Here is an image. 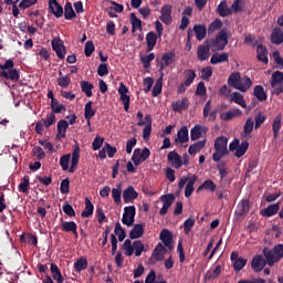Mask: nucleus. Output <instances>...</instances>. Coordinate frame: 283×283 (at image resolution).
Listing matches in <instances>:
<instances>
[{
  "label": "nucleus",
  "instance_id": "obj_19",
  "mask_svg": "<svg viewBox=\"0 0 283 283\" xmlns=\"http://www.w3.org/2000/svg\"><path fill=\"white\" fill-rule=\"evenodd\" d=\"M145 234V223H136L129 232L130 240H138Z\"/></svg>",
  "mask_w": 283,
  "mask_h": 283
},
{
  "label": "nucleus",
  "instance_id": "obj_38",
  "mask_svg": "<svg viewBox=\"0 0 283 283\" xmlns=\"http://www.w3.org/2000/svg\"><path fill=\"white\" fill-rule=\"evenodd\" d=\"M51 275L53 280H56L57 283H63V274H61V269H59V265L51 263Z\"/></svg>",
  "mask_w": 283,
  "mask_h": 283
},
{
  "label": "nucleus",
  "instance_id": "obj_1",
  "mask_svg": "<svg viewBox=\"0 0 283 283\" xmlns=\"http://www.w3.org/2000/svg\"><path fill=\"white\" fill-rule=\"evenodd\" d=\"M228 85L234 90H239V92H249L253 86V81L249 76L242 78L240 72H234L228 77Z\"/></svg>",
  "mask_w": 283,
  "mask_h": 283
},
{
  "label": "nucleus",
  "instance_id": "obj_4",
  "mask_svg": "<svg viewBox=\"0 0 283 283\" xmlns=\"http://www.w3.org/2000/svg\"><path fill=\"white\" fill-rule=\"evenodd\" d=\"M198 180V176L193 175L191 177L184 176L178 184L179 189H182L186 185L185 188V197L186 198H191V195L193 193V185H196Z\"/></svg>",
  "mask_w": 283,
  "mask_h": 283
},
{
  "label": "nucleus",
  "instance_id": "obj_40",
  "mask_svg": "<svg viewBox=\"0 0 283 283\" xmlns=\"http://www.w3.org/2000/svg\"><path fill=\"white\" fill-rule=\"evenodd\" d=\"M145 120L147 125L143 129V138L147 140L151 136V115H146Z\"/></svg>",
  "mask_w": 283,
  "mask_h": 283
},
{
  "label": "nucleus",
  "instance_id": "obj_29",
  "mask_svg": "<svg viewBox=\"0 0 283 283\" xmlns=\"http://www.w3.org/2000/svg\"><path fill=\"white\" fill-rule=\"evenodd\" d=\"M253 96H255V98H258V101H260L261 103H264V101L269 98V96L266 95V91H264V86L262 85L254 86Z\"/></svg>",
  "mask_w": 283,
  "mask_h": 283
},
{
  "label": "nucleus",
  "instance_id": "obj_37",
  "mask_svg": "<svg viewBox=\"0 0 283 283\" xmlns=\"http://www.w3.org/2000/svg\"><path fill=\"white\" fill-rule=\"evenodd\" d=\"M73 266L75 273H81V271H85V269H87V259L85 256H81L77 261H75Z\"/></svg>",
  "mask_w": 283,
  "mask_h": 283
},
{
  "label": "nucleus",
  "instance_id": "obj_57",
  "mask_svg": "<svg viewBox=\"0 0 283 283\" xmlns=\"http://www.w3.org/2000/svg\"><path fill=\"white\" fill-rule=\"evenodd\" d=\"M70 158H72V156L69 155H63L60 158V166L62 167L63 171H67V169H70Z\"/></svg>",
  "mask_w": 283,
  "mask_h": 283
},
{
  "label": "nucleus",
  "instance_id": "obj_49",
  "mask_svg": "<svg viewBox=\"0 0 283 283\" xmlns=\"http://www.w3.org/2000/svg\"><path fill=\"white\" fill-rule=\"evenodd\" d=\"M133 251H135L136 258H140V255H143V251H145V244H143V241L140 240L134 241Z\"/></svg>",
  "mask_w": 283,
  "mask_h": 283
},
{
  "label": "nucleus",
  "instance_id": "obj_2",
  "mask_svg": "<svg viewBox=\"0 0 283 283\" xmlns=\"http://www.w3.org/2000/svg\"><path fill=\"white\" fill-rule=\"evenodd\" d=\"M264 258L268 259V266H275L277 262L283 260V244L277 243L273 247V249H270L269 247L263 248L262 251Z\"/></svg>",
  "mask_w": 283,
  "mask_h": 283
},
{
  "label": "nucleus",
  "instance_id": "obj_48",
  "mask_svg": "<svg viewBox=\"0 0 283 283\" xmlns=\"http://www.w3.org/2000/svg\"><path fill=\"white\" fill-rule=\"evenodd\" d=\"M18 189H19L20 193H28V191L30 190V177L29 176H24L22 178V181L19 184Z\"/></svg>",
  "mask_w": 283,
  "mask_h": 283
},
{
  "label": "nucleus",
  "instance_id": "obj_55",
  "mask_svg": "<svg viewBox=\"0 0 283 283\" xmlns=\"http://www.w3.org/2000/svg\"><path fill=\"white\" fill-rule=\"evenodd\" d=\"M200 136H202V126L196 125L190 130L191 140H198V138H200Z\"/></svg>",
  "mask_w": 283,
  "mask_h": 283
},
{
  "label": "nucleus",
  "instance_id": "obj_63",
  "mask_svg": "<svg viewBox=\"0 0 283 283\" xmlns=\"http://www.w3.org/2000/svg\"><path fill=\"white\" fill-rule=\"evenodd\" d=\"M32 151L33 156H35V158H38L39 160H43V158H45V150H43L41 146L33 147Z\"/></svg>",
  "mask_w": 283,
  "mask_h": 283
},
{
  "label": "nucleus",
  "instance_id": "obj_25",
  "mask_svg": "<svg viewBox=\"0 0 283 283\" xmlns=\"http://www.w3.org/2000/svg\"><path fill=\"white\" fill-rule=\"evenodd\" d=\"M216 189H218V186H216V182H213V180L211 179H207L202 182V185H200L197 188V193H200V191H211V193H213V191H216Z\"/></svg>",
  "mask_w": 283,
  "mask_h": 283
},
{
  "label": "nucleus",
  "instance_id": "obj_28",
  "mask_svg": "<svg viewBox=\"0 0 283 283\" xmlns=\"http://www.w3.org/2000/svg\"><path fill=\"white\" fill-rule=\"evenodd\" d=\"M193 32L197 41H203V39L207 36V27L205 24H196L192 30V33Z\"/></svg>",
  "mask_w": 283,
  "mask_h": 283
},
{
  "label": "nucleus",
  "instance_id": "obj_54",
  "mask_svg": "<svg viewBox=\"0 0 283 283\" xmlns=\"http://www.w3.org/2000/svg\"><path fill=\"white\" fill-rule=\"evenodd\" d=\"M163 92V75L157 80L156 84L153 87L151 95L153 96H159V94Z\"/></svg>",
  "mask_w": 283,
  "mask_h": 283
},
{
  "label": "nucleus",
  "instance_id": "obj_11",
  "mask_svg": "<svg viewBox=\"0 0 283 283\" xmlns=\"http://www.w3.org/2000/svg\"><path fill=\"white\" fill-rule=\"evenodd\" d=\"M117 92L119 94V101L124 105V111L129 112L130 97L129 95H127L129 88H127V86L124 83H120Z\"/></svg>",
  "mask_w": 283,
  "mask_h": 283
},
{
  "label": "nucleus",
  "instance_id": "obj_23",
  "mask_svg": "<svg viewBox=\"0 0 283 283\" xmlns=\"http://www.w3.org/2000/svg\"><path fill=\"white\" fill-rule=\"evenodd\" d=\"M160 12V21L166 25H171V6L165 4Z\"/></svg>",
  "mask_w": 283,
  "mask_h": 283
},
{
  "label": "nucleus",
  "instance_id": "obj_18",
  "mask_svg": "<svg viewBox=\"0 0 283 283\" xmlns=\"http://www.w3.org/2000/svg\"><path fill=\"white\" fill-rule=\"evenodd\" d=\"M159 240H161L165 248L167 247L170 251H171V249H174L171 247V243L174 242V235L171 234V232L169 230H167V229L161 230V232L159 234Z\"/></svg>",
  "mask_w": 283,
  "mask_h": 283
},
{
  "label": "nucleus",
  "instance_id": "obj_51",
  "mask_svg": "<svg viewBox=\"0 0 283 283\" xmlns=\"http://www.w3.org/2000/svg\"><path fill=\"white\" fill-rule=\"evenodd\" d=\"M44 127L46 129H49V127H52V125H54L56 123V115H54V113H50L46 115L45 119H41Z\"/></svg>",
  "mask_w": 283,
  "mask_h": 283
},
{
  "label": "nucleus",
  "instance_id": "obj_21",
  "mask_svg": "<svg viewBox=\"0 0 283 283\" xmlns=\"http://www.w3.org/2000/svg\"><path fill=\"white\" fill-rule=\"evenodd\" d=\"M123 198L125 205H129V202H134V200L138 198V193L136 189H134V186H129L127 189L124 190Z\"/></svg>",
  "mask_w": 283,
  "mask_h": 283
},
{
  "label": "nucleus",
  "instance_id": "obj_16",
  "mask_svg": "<svg viewBox=\"0 0 283 283\" xmlns=\"http://www.w3.org/2000/svg\"><path fill=\"white\" fill-rule=\"evenodd\" d=\"M49 12L54 14L56 19L63 17V7L56 0H49Z\"/></svg>",
  "mask_w": 283,
  "mask_h": 283
},
{
  "label": "nucleus",
  "instance_id": "obj_61",
  "mask_svg": "<svg viewBox=\"0 0 283 283\" xmlns=\"http://www.w3.org/2000/svg\"><path fill=\"white\" fill-rule=\"evenodd\" d=\"M277 83H283V73L275 71L271 76V85H277Z\"/></svg>",
  "mask_w": 283,
  "mask_h": 283
},
{
  "label": "nucleus",
  "instance_id": "obj_60",
  "mask_svg": "<svg viewBox=\"0 0 283 283\" xmlns=\"http://www.w3.org/2000/svg\"><path fill=\"white\" fill-rule=\"evenodd\" d=\"M39 0H21L19 7L21 10H28V8H32V6H36Z\"/></svg>",
  "mask_w": 283,
  "mask_h": 283
},
{
  "label": "nucleus",
  "instance_id": "obj_20",
  "mask_svg": "<svg viewBox=\"0 0 283 283\" xmlns=\"http://www.w3.org/2000/svg\"><path fill=\"white\" fill-rule=\"evenodd\" d=\"M281 205L282 202L280 201L274 205H270L268 208L261 210V216H263V218H272V216L280 212Z\"/></svg>",
  "mask_w": 283,
  "mask_h": 283
},
{
  "label": "nucleus",
  "instance_id": "obj_8",
  "mask_svg": "<svg viewBox=\"0 0 283 283\" xmlns=\"http://www.w3.org/2000/svg\"><path fill=\"white\" fill-rule=\"evenodd\" d=\"M211 54V42L206 40L203 44L199 45L197 49L198 61H207Z\"/></svg>",
  "mask_w": 283,
  "mask_h": 283
},
{
  "label": "nucleus",
  "instance_id": "obj_3",
  "mask_svg": "<svg viewBox=\"0 0 283 283\" xmlns=\"http://www.w3.org/2000/svg\"><path fill=\"white\" fill-rule=\"evenodd\" d=\"M229 138L224 136L217 137L214 140V153L212 154V160L214 163H220L224 156L229 154Z\"/></svg>",
  "mask_w": 283,
  "mask_h": 283
},
{
  "label": "nucleus",
  "instance_id": "obj_53",
  "mask_svg": "<svg viewBox=\"0 0 283 283\" xmlns=\"http://www.w3.org/2000/svg\"><path fill=\"white\" fill-rule=\"evenodd\" d=\"M219 41H221L223 44L222 48H227L229 45V34L227 33V30L222 29L218 35L216 36Z\"/></svg>",
  "mask_w": 283,
  "mask_h": 283
},
{
  "label": "nucleus",
  "instance_id": "obj_50",
  "mask_svg": "<svg viewBox=\"0 0 283 283\" xmlns=\"http://www.w3.org/2000/svg\"><path fill=\"white\" fill-rule=\"evenodd\" d=\"M255 125V122L253 120V118H248L247 122H245V125L243 127V133H242V136H249L252 134L253 132V127Z\"/></svg>",
  "mask_w": 283,
  "mask_h": 283
},
{
  "label": "nucleus",
  "instance_id": "obj_42",
  "mask_svg": "<svg viewBox=\"0 0 283 283\" xmlns=\"http://www.w3.org/2000/svg\"><path fill=\"white\" fill-rule=\"evenodd\" d=\"M156 59V54L149 53L148 55H143L140 57L142 65L145 70H149L151 67V61Z\"/></svg>",
  "mask_w": 283,
  "mask_h": 283
},
{
  "label": "nucleus",
  "instance_id": "obj_31",
  "mask_svg": "<svg viewBox=\"0 0 283 283\" xmlns=\"http://www.w3.org/2000/svg\"><path fill=\"white\" fill-rule=\"evenodd\" d=\"M81 216L82 218H91V216H94V203H92L90 198H85V208Z\"/></svg>",
  "mask_w": 283,
  "mask_h": 283
},
{
  "label": "nucleus",
  "instance_id": "obj_43",
  "mask_svg": "<svg viewBox=\"0 0 283 283\" xmlns=\"http://www.w3.org/2000/svg\"><path fill=\"white\" fill-rule=\"evenodd\" d=\"M122 249L125 251L126 258H132L134 255V244H132V240L126 239L122 245Z\"/></svg>",
  "mask_w": 283,
  "mask_h": 283
},
{
  "label": "nucleus",
  "instance_id": "obj_47",
  "mask_svg": "<svg viewBox=\"0 0 283 283\" xmlns=\"http://www.w3.org/2000/svg\"><path fill=\"white\" fill-rule=\"evenodd\" d=\"M178 143H189V129L187 126H182L178 130Z\"/></svg>",
  "mask_w": 283,
  "mask_h": 283
},
{
  "label": "nucleus",
  "instance_id": "obj_44",
  "mask_svg": "<svg viewBox=\"0 0 283 283\" xmlns=\"http://www.w3.org/2000/svg\"><path fill=\"white\" fill-rule=\"evenodd\" d=\"M81 90L87 96V98H92V90H94V84H92L87 81H82Z\"/></svg>",
  "mask_w": 283,
  "mask_h": 283
},
{
  "label": "nucleus",
  "instance_id": "obj_35",
  "mask_svg": "<svg viewBox=\"0 0 283 283\" xmlns=\"http://www.w3.org/2000/svg\"><path fill=\"white\" fill-rule=\"evenodd\" d=\"M67 127H70V124H67V120L61 119L57 123V135H56V138H65V134L67 132Z\"/></svg>",
  "mask_w": 283,
  "mask_h": 283
},
{
  "label": "nucleus",
  "instance_id": "obj_58",
  "mask_svg": "<svg viewBox=\"0 0 283 283\" xmlns=\"http://www.w3.org/2000/svg\"><path fill=\"white\" fill-rule=\"evenodd\" d=\"M168 163L172 165L175 169H178V153L176 150L168 154Z\"/></svg>",
  "mask_w": 283,
  "mask_h": 283
},
{
  "label": "nucleus",
  "instance_id": "obj_64",
  "mask_svg": "<svg viewBox=\"0 0 283 283\" xmlns=\"http://www.w3.org/2000/svg\"><path fill=\"white\" fill-rule=\"evenodd\" d=\"M213 76V69L210 66L203 67L201 70V78L202 81H209V78Z\"/></svg>",
  "mask_w": 283,
  "mask_h": 283
},
{
  "label": "nucleus",
  "instance_id": "obj_24",
  "mask_svg": "<svg viewBox=\"0 0 283 283\" xmlns=\"http://www.w3.org/2000/svg\"><path fill=\"white\" fill-rule=\"evenodd\" d=\"M219 63H229V53H214L210 59L211 65H218Z\"/></svg>",
  "mask_w": 283,
  "mask_h": 283
},
{
  "label": "nucleus",
  "instance_id": "obj_13",
  "mask_svg": "<svg viewBox=\"0 0 283 283\" xmlns=\"http://www.w3.org/2000/svg\"><path fill=\"white\" fill-rule=\"evenodd\" d=\"M52 50L55 51L57 59H65V54L67 49H65V44L61 40H52L51 41Z\"/></svg>",
  "mask_w": 283,
  "mask_h": 283
},
{
  "label": "nucleus",
  "instance_id": "obj_5",
  "mask_svg": "<svg viewBox=\"0 0 283 283\" xmlns=\"http://www.w3.org/2000/svg\"><path fill=\"white\" fill-rule=\"evenodd\" d=\"M157 63H159V74L161 76V78L165 76V67H169L174 61H176V53L175 52H166L163 56H161V61L160 60H156Z\"/></svg>",
  "mask_w": 283,
  "mask_h": 283
},
{
  "label": "nucleus",
  "instance_id": "obj_17",
  "mask_svg": "<svg viewBox=\"0 0 283 283\" xmlns=\"http://www.w3.org/2000/svg\"><path fill=\"white\" fill-rule=\"evenodd\" d=\"M256 59L264 65H269V50L263 44L256 45Z\"/></svg>",
  "mask_w": 283,
  "mask_h": 283
},
{
  "label": "nucleus",
  "instance_id": "obj_26",
  "mask_svg": "<svg viewBox=\"0 0 283 283\" xmlns=\"http://www.w3.org/2000/svg\"><path fill=\"white\" fill-rule=\"evenodd\" d=\"M158 34H156L154 31H150L146 34L147 52H151V50L156 48Z\"/></svg>",
  "mask_w": 283,
  "mask_h": 283
},
{
  "label": "nucleus",
  "instance_id": "obj_22",
  "mask_svg": "<svg viewBox=\"0 0 283 283\" xmlns=\"http://www.w3.org/2000/svg\"><path fill=\"white\" fill-rule=\"evenodd\" d=\"M217 14L219 17H231L233 14V11H231V8H229V4L227 3V0H222L218 7H217Z\"/></svg>",
  "mask_w": 283,
  "mask_h": 283
},
{
  "label": "nucleus",
  "instance_id": "obj_41",
  "mask_svg": "<svg viewBox=\"0 0 283 283\" xmlns=\"http://www.w3.org/2000/svg\"><path fill=\"white\" fill-rule=\"evenodd\" d=\"M132 32L143 30V21L136 17V13H130Z\"/></svg>",
  "mask_w": 283,
  "mask_h": 283
},
{
  "label": "nucleus",
  "instance_id": "obj_52",
  "mask_svg": "<svg viewBox=\"0 0 283 283\" xmlns=\"http://www.w3.org/2000/svg\"><path fill=\"white\" fill-rule=\"evenodd\" d=\"M51 109L53 114H61L62 112H65V105L59 103L56 99H53L51 102Z\"/></svg>",
  "mask_w": 283,
  "mask_h": 283
},
{
  "label": "nucleus",
  "instance_id": "obj_33",
  "mask_svg": "<svg viewBox=\"0 0 283 283\" xmlns=\"http://www.w3.org/2000/svg\"><path fill=\"white\" fill-rule=\"evenodd\" d=\"M75 229H78V226H76V222L63 221V219H61V230L62 231H64L65 233H72L73 231L75 232Z\"/></svg>",
  "mask_w": 283,
  "mask_h": 283
},
{
  "label": "nucleus",
  "instance_id": "obj_30",
  "mask_svg": "<svg viewBox=\"0 0 283 283\" xmlns=\"http://www.w3.org/2000/svg\"><path fill=\"white\" fill-rule=\"evenodd\" d=\"M92 105H94L93 101H88L84 106V118L85 120H92L96 116V111L92 108Z\"/></svg>",
  "mask_w": 283,
  "mask_h": 283
},
{
  "label": "nucleus",
  "instance_id": "obj_12",
  "mask_svg": "<svg viewBox=\"0 0 283 283\" xmlns=\"http://www.w3.org/2000/svg\"><path fill=\"white\" fill-rule=\"evenodd\" d=\"M81 159V146L75 144L73 147L72 158H71V167L69 168L70 174H74L76 171V167H78V160Z\"/></svg>",
  "mask_w": 283,
  "mask_h": 283
},
{
  "label": "nucleus",
  "instance_id": "obj_59",
  "mask_svg": "<svg viewBox=\"0 0 283 283\" xmlns=\"http://www.w3.org/2000/svg\"><path fill=\"white\" fill-rule=\"evenodd\" d=\"M94 50H96V46H94V42L87 41L84 46L85 56L87 57L92 56V54H94Z\"/></svg>",
  "mask_w": 283,
  "mask_h": 283
},
{
  "label": "nucleus",
  "instance_id": "obj_32",
  "mask_svg": "<svg viewBox=\"0 0 283 283\" xmlns=\"http://www.w3.org/2000/svg\"><path fill=\"white\" fill-rule=\"evenodd\" d=\"M205 145H207V140H199L195 144H192L189 149H188V154L190 156H196V154H198V151H200L201 149H205Z\"/></svg>",
  "mask_w": 283,
  "mask_h": 283
},
{
  "label": "nucleus",
  "instance_id": "obj_39",
  "mask_svg": "<svg viewBox=\"0 0 283 283\" xmlns=\"http://www.w3.org/2000/svg\"><path fill=\"white\" fill-rule=\"evenodd\" d=\"M220 273H222V266L217 265L213 270H209L206 273L205 280H216V277H220Z\"/></svg>",
  "mask_w": 283,
  "mask_h": 283
},
{
  "label": "nucleus",
  "instance_id": "obj_14",
  "mask_svg": "<svg viewBox=\"0 0 283 283\" xmlns=\"http://www.w3.org/2000/svg\"><path fill=\"white\" fill-rule=\"evenodd\" d=\"M0 77L6 78L7 81H12V83H19L21 73L17 69H9L8 71H2V73H0Z\"/></svg>",
  "mask_w": 283,
  "mask_h": 283
},
{
  "label": "nucleus",
  "instance_id": "obj_27",
  "mask_svg": "<svg viewBox=\"0 0 283 283\" xmlns=\"http://www.w3.org/2000/svg\"><path fill=\"white\" fill-rule=\"evenodd\" d=\"M235 116H242V111H240V108H232L226 113H222L220 115L221 120H233V118H235Z\"/></svg>",
  "mask_w": 283,
  "mask_h": 283
},
{
  "label": "nucleus",
  "instance_id": "obj_56",
  "mask_svg": "<svg viewBox=\"0 0 283 283\" xmlns=\"http://www.w3.org/2000/svg\"><path fill=\"white\" fill-rule=\"evenodd\" d=\"M70 83H72V77H70V74H66L57 78V85L60 87H63V88L70 87Z\"/></svg>",
  "mask_w": 283,
  "mask_h": 283
},
{
  "label": "nucleus",
  "instance_id": "obj_7",
  "mask_svg": "<svg viewBox=\"0 0 283 283\" xmlns=\"http://www.w3.org/2000/svg\"><path fill=\"white\" fill-rule=\"evenodd\" d=\"M266 264H269V259L262 254L254 255L251 261V266L254 273H260Z\"/></svg>",
  "mask_w": 283,
  "mask_h": 283
},
{
  "label": "nucleus",
  "instance_id": "obj_10",
  "mask_svg": "<svg viewBox=\"0 0 283 283\" xmlns=\"http://www.w3.org/2000/svg\"><path fill=\"white\" fill-rule=\"evenodd\" d=\"M249 211H251V201L242 199L237 206L234 216H237V218H244V216H249Z\"/></svg>",
  "mask_w": 283,
  "mask_h": 283
},
{
  "label": "nucleus",
  "instance_id": "obj_62",
  "mask_svg": "<svg viewBox=\"0 0 283 283\" xmlns=\"http://www.w3.org/2000/svg\"><path fill=\"white\" fill-rule=\"evenodd\" d=\"M247 262H248L247 259L240 258L234 263H232V266L234 271L240 272L242 271V269L247 266Z\"/></svg>",
  "mask_w": 283,
  "mask_h": 283
},
{
  "label": "nucleus",
  "instance_id": "obj_9",
  "mask_svg": "<svg viewBox=\"0 0 283 283\" xmlns=\"http://www.w3.org/2000/svg\"><path fill=\"white\" fill-rule=\"evenodd\" d=\"M184 78H185V82L181 83L178 87L179 94H182V92H186L187 87H189L191 85V83H193V81H196V71H193V70L185 71Z\"/></svg>",
  "mask_w": 283,
  "mask_h": 283
},
{
  "label": "nucleus",
  "instance_id": "obj_15",
  "mask_svg": "<svg viewBox=\"0 0 283 283\" xmlns=\"http://www.w3.org/2000/svg\"><path fill=\"white\" fill-rule=\"evenodd\" d=\"M165 253H167V248L163 243H158L153 251L151 261L154 263L161 262V260H165Z\"/></svg>",
  "mask_w": 283,
  "mask_h": 283
},
{
  "label": "nucleus",
  "instance_id": "obj_46",
  "mask_svg": "<svg viewBox=\"0 0 283 283\" xmlns=\"http://www.w3.org/2000/svg\"><path fill=\"white\" fill-rule=\"evenodd\" d=\"M249 151V142H242L239 144V147L237 148V151L234 153L235 158H242L244 154Z\"/></svg>",
  "mask_w": 283,
  "mask_h": 283
},
{
  "label": "nucleus",
  "instance_id": "obj_34",
  "mask_svg": "<svg viewBox=\"0 0 283 283\" xmlns=\"http://www.w3.org/2000/svg\"><path fill=\"white\" fill-rule=\"evenodd\" d=\"M230 102L240 105V107L247 108V102L244 101V96L238 92H233L231 94Z\"/></svg>",
  "mask_w": 283,
  "mask_h": 283
},
{
  "label": "nucleus",
  "instance_id": "obj_36",
  "mask_svg": "<svg viewBox=\"0 0 283 283\" xmlns=\"http://www.w3.org/2000/svg\"><path fill=\"white\" fill-rule=\"evenodd\" d=\"M64 18L66 21H72V19L76 18V12H74V8L72 7V2H66L64 6Z\"/></svg>",
  "mask_w": 283,
  "mask_h": 283
},
{
  "label": "nucleus",
  "instance_id": "obj_6",
  "mask_svg": "<svg viewBox=\"0 0 283 283\" xmlns=\"http://www.w3.org/2000/svg\"><path fill=\"white\" fill-rule=\"evenodd\" d=\"M136 218V206H128L124 208L122 223L126 227H134Z\"/></svg>",
  "mask_w": 283,
  "mask_h": 283
},
{
  "label": "nucleus",
  "instance_id": "obj_45",
  "mask_svg": "<svg viewBox=\"0 0 283 283\" xmlns=\"http://www.w3.org/2000/svg\"><path fill=\"white\" fill-rule=\"evenodd\" d=\"M112 196L115 205H120V196H123V189L120 184H118L116 188L112 189Z\"/></svg>",
  "mask_w": 283,
  "mask_h": 283
}]
</instances>
